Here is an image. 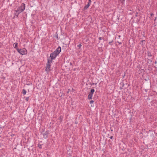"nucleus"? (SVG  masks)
Segmentation results:
<instances>
[{
  "instance_id": "obj_1",
  "label": "nucleus",
  "mask_w": 157,
  "mask_h": 157,
  "mask_svg": "<svg viewBox=\"0 0 157 157\" xmlns=\"http://www.w3.org/2000/svg\"><path fill=\"white\" fill-rule=\"evenodd\" d=\"M25 8V4L24 3H22L20 6L15 8L14 11L20 14L24 11Z\"/></svg>"
},
{
  "instance_id": "obj_2",
  "label": "nucleus",
  "mask_w": 157,
  "mask_h": 157,
  "mask_svg": "<svg viewBox=\"0 0 157 157\" xmlns=\"http://www.w3.org/2000/svg\"><path fill=\"white\" fill-rule=\"evenodd\" d=\"M61 52V47L59 46L54 51V52L50 54L53 56L54 57H56L58 56Z\"/></svg>"
},
{
  "instance_id": "obj_3",
  "label": "nucleus",
  "mask_w": 157,
  "mask_h": 157,
  "mask_svg": "<svg viewBox=\"0 0 157 157\" xmlns=\"http://www.w3.org/2000/svg\"><path fill=\"white\" fill-rule=\"evenodd\" d=\"M17 52L22 55H25L27 53V51L25 48H23L22 49H17Z\"/></svg>"
},
{
  "instance_id": "obj_4",
  "label": "nucleus",
  "mask_w": 157,
  "mask_h": 157,
  "mask_svg": "<svg viewBox=\"0 0 157 157\" xmlns=\"http://www.w3.org/2000/svg\"><path fill=\"white\" fill-rule=\"evenodd\" d=\"M94 91L95 90L94 89H92L90 90V92L89 93L88 96V99L90 100L92 99V97Z\"/></svg>"
},
{
  "instance_id": "obj_5",
  "label": "nucleus",
  "mask_w": 157,
  "mask_h": 157,
  "mask_svg": "<svg viewBox=\"0 0 157 157\" xmlns=\"http://www.w3.org/2000/svg\"><path fill=\"white\" fill-rule=\"evenodd\" d=\"M51 66V64L47 62V64L45 69V71L47 72H49L50 71V67Z\"/></svg>"
},
{
  "instance_id": "obj_6",
  "label": "nucleus",
  "mask_w": 157,
  "mask_h": 157,
  "mask_svg": "<svg viewBox=\"0 0 157 157\" xmlns=\"http://www.w3.org/2000/svg\"><path fill=\"white\" fill-rule=\"evenodd\" d=\"M49 57L51 59H49V58H48L47 62H48V63H49L51 64L52 60L55 59L56 58L50 54Z\"/></svg>"
},
{
  "instance_id": "obj_7",
  "label": "nucleus",
  "mask_w": 157,
  "mask_h": 157,
  "mask_svg": "<svg viewBox=\"0 0 157 157\" xmlns=\"http://www.w3.org/2000/svg\"><path fill=\"white\" fill-rule=\"evenodd\" d=\"M49 134V131L48 130H47L43 134L44 136V138L47 139L48 137V135Z\"/></svg>"
},
{
  "instance_id": "obj_8",
  "label": "nucleus",
  "mask_w": 157,
  "mask_h": 157,
  "mask_svg": "<svg viewBox=\"0 0 157 157\" xmlns=\"http://www.w3.org/2000/svg\"><path fill=\"white\" fill-rule=\"evenodd\" d=\"M90 5V4L88 3L84 7L83 9V10H85L87 9Z\"/></svg>"
},
{
  "instance_id": "obj_9",
  "label": "nucleus",
  "mask_w": 157,
  "mask_h": 157,
  "mask_svg": "<svg viewBox=\"0 0 157 157\" xmlns=\"http://www.w3.org/2000/svg\"><path fill=\"white\" fill-rule=\"evenodd\" d=\"M18 43H15L13 44V46L14 48L17 50V49H18Z\"/></svg>"
},
{
  "instance_id": "obj_10",
  "label": "nucleus",
  "mask_w": 157,
  "mask_h": 157,
  "mask_svg": "<svg viewBox=\"0 0 157 157\" xmlns=\"http://www.w3.org/2000/svg\"><path fill=\"white\" fill-rule=\"evenodd\" d=\"M14 14L15 15L13 17V19L18 18V16L19 14L15 12V13H14Z\"/></svg>"
},
{
  "instance_id": "obj_11",
  "label": "nucleus",
  "mask_w": 157,
  "mask_h": 157,
  "mask_svg": "<svg viewBox=\"0 0 157 157\" xmlns=\"http://www.w3.org/2000/svg\"><path fill=\"white\" fill-rule=\"evenodd\" d=\"M63 118V116H60L58 118V120H60V122L61 123L62 121Z\"/></svg>"
},
{
  "instance_id": "obj_12",
  "label": "nucleus",
  "mask_w": 157,
  "mask_h": 157,
  "mask_svg": "<svg viewBox=\"0 0 157 157\" xmlns=\"http://www.w3.org/2000/svg\"><path fill=\"white\" fill-rule=\"evenodd\" d=\"M22 93L24 95L26 94V90H25V89H23L22 90Z\"/></svg>"
},
{
  "instance_id": "obj_13",
  "label": "nucleus",
  "mask_w": 157,
  "mask_h": 157,
  "mask_svg": "<svg viewBox=\"0 0 157 157\" xmlns=\"http://www.w3.org/2000/svg\"><path fill=\"white\" fill-rule=\"evenodd\" d=\"M147 55L149 57H151L152 56V55L151 52L149 51L147 52Z\"/></svg>"
},
{
  "instance_id": "obj_14",
  "label": "nucleus",
  "mask_w": 157,
  "mask_h": 157,
  "mask_svg": "<svg viewBox=\"0 0 157 157\" xmlns=\"http://www.w3.org/2000/svg\"><path fill=\"white\" fill-rule=\"evenodd\" d=\"M29 97H24V99H25V100L26 101H28L29 100Z\"/></svg>"
},
{
  "instance_id": "obj_15",
  "label": "nucleus",
  "mask_w": 157,
  "mask_h": 157,
  "mask_svg": "<svg viewBox=\"0 0 157 157\" xmlns=\"http://www.w3.org/2000/svg\"><path fill=\"white\" fill-rule=\"evenodd\" d=\"M55 37L56 38L57 40H59L57 32L56 33Z\"/></svg>"
},
{
  "instance_id": "obj_16",
  "label": "nucleus",
  "mask_w": 157,
  "mask_h": 157,
  "mask_svg": "<svg viewBox=\"0 0 157 157\" xmlns=\"http://www.w3.org/2000/svg\"><path fill=\"white\" fill-rule=\"evenodd\" d=\"M144 41H145V40H142L140 41V44H141L142 45L144 46V44L145 43H143V42Z\"/></svg>"
},
{
  "instance_id": "obj_17",
  "label": "nucleus",
  "mask_w": 157,
  "mask_h": 157,
  "mask_svg": "<svg viewBox=\"0 0 157 157\" xmlns=\"http://www.w3.org/2000/svg\"><path fill=\"white\" fill-rule=\"evenodd\" d=\"M120 84L121 86H122V87H124V83L122 81L121 82Z\"/></svg>"
},
{
  "instance_id": "obj_18",
  "label": "nucleus",
  "mask_w": 157,
  "mask_h": 157,
  "mask_svg": "<svg viewBox=\"0 0 157 157\" xmlns=\"http://www.w3.org/2000/svg\"><path fill=\"white\" fill-rule=\"evenodd\" d=\"M82 46V45L81 43H80L77 45V47L78 48V49H80Z\"/></svg>"
},
{
  "instance_id": "obj_19",
  "label": "nucleus",
  "mask_w": 157,
  "mask_h": 157,
  "mask_svg": "<svg viewBox=\"0 0 157 157\" xmlns=\"http://www.w3.org/2000/svg\"><path fill=\"white\" fill-rule=\"evenodd\" d=\"M42 144H38V147L39 148L41 149L42 148Z\"/></svg>"
},
{
  "instance_id": "obj_20",
  "label": "nucleus",
  "mask_w": 157,
  "mask_h": 157,
  "mask_svg": "<svg viewBox=\"0 0 157 157\" xmlns=\"http://www.w3.org/2000/svg\"><path fill=\"white\" fill-rule=\"evenodd\" d=\"M44 130H45V129H42V131H41V134H43L44 133Z\"/></svg>"
},
{
  "instance_id": "obj_21",
  "label": "nucleus",
  "mask_w": 157,
  "mask_h": 157,
  "mask_svg": "<svg viewBox=\"0 0 157 157\" xmlns=\"http://www.w3.org/2000/svg\"><path fill=\"white\" fill-rule=\"evenodd\" d=\"M94 101L93 100H91V101H90V104H93V103H94Z\"/></svg>"
},
{
  "instance_id": "obj_22",
  "label": "nucleus",
  "mask_w": 157,
  "mask_h": 157,
  "mask_svg": "<svg viewBox=\"0 0 157 157\" xmlns=\"http://www.w3.org/2000/svg\"><path fill=\"white\" fill-rule=\"evenodd\" d=\"M113 40H112L111 41L109 42V45H112V43L113 42Z\"/></svg>"
},
{
  "instance_id": "obj_23",
  "label": "nucleus",
  "mask_w": 157,
  "mask_h": 157,
  "mask_svg": "<svg viewBox=\"0 0 157 157\" xmlns=\"http://www.w3.org/2000/svg\"><path fill=\"white\" fill-rule=\"evenodd\" d=\"M90 84H91V85H96L97 84V83H90Z\"/></svg>"
},
{
  "instance_id": "obj_24",
  "label": "nucleus",
  "mask_w": 157,
  "mask_h": 157,
  "mask_svg": "<svg viewBox=\"0 0 157 157\" xmlns=\"http://www.w3.org/2000/svg\"><path fill=\"white\" fill-rule=\"evenodd\" d=\"M157 17H155V19L154 20V24H155V23H156V20L157 19Z\"/></svg>"
},
{
  "instance_id": "obj_25",
  "label": "nucleus",
  "mask_w": 157,
  "mask_h": 157,
  "mask_svg": "<svg viewBox=\"0 0 157 157\" xmlns=\"http://www.w3.org/2000/svg\"><path fill=\"white\" fill-rule=\"evenodd\" d=\"M147 60L149 61L151 63L152 62V60L151 59L147 58Z\"/></svg>"
},
{
  "instance_id": "obj_26",
  "label": "nucleus",
  "mask_w": 157,
  "mask_h": 157,
  "mask_svg": "<svg viewBox=\"0 0 157 157\" xmlns=\"http://www.w3.org/2000/svg\"><path fill=\"white\" fill-rule=\"evenodd\" d=\"M91 0H88V3H89V4H91Z\"/></svg>"
},
{
  "instance_id": "obj_27",
  "label": "nucleus",
  "mask_w": 157,
  "mask_h": 157,
  "mask_svg": "<svg viewBox=\"0 0 157 157\" xmlns=\"http://www.w3.org/2000/svg\"><path fill=\"white\" fill-rule=\"evenodd\" d=\"M109 138L111 139H113V136H111Z\"/></svg>"
},
{
  "instance_id": "obj_28",
  "label": "nucleus",
  "mask_w": 157,
  "mask_h": 157,
  "mask_svg": "<svg viewBox=\"0 0 157 157\" xmlns=\"http://www.w3.org/2000/svg\"><path fill=\"white\" fill-rule=\"evenodd\" d=\"M138 13L137 12H136V13L135 16L136 17H137V15H138Z\"/></svg>"
},
{
  "instance_id": "obj_29",
  "label": "nucleus",
  "mask_w": 157,
  "mask_h": 157,
  "mask_svg": "<svg viewBox=\"0 0 157 157\" xmlns=\"http://www.w3.org/2000/svg\"><path fill=\"white\" fill-rule=\"evenodd\" d=\"M117 42L120 44H122V43L121 42H119L118 41H117Z\"/></svg>"
},
{
  "instance_id": "obj_30",
  "label": "nucleus",
  "mask_w": 157,
  "mask_h": 157,
  "mask_svg": "<svg viewBox=\"0 0 157 157\" xmlns=\"http://www.w3.org/2000/svg\"><path fill=\"white\" fill-rule=\"evenodd\" d=\"M123 87H122V86H121L120 87V90H121L123 88Z\"/></svg>"
},
{
  "instance_id": "obj_31",
  "label": "nucleus",
  "mask_w": 157,
  "mask_h": 157,
  "mask_svg": "<svg viewBox=\"0 0 157 157\" xmlns=\"http://www.w3.org/2000/svg\"><path fill=\"white\" fill-rule=\"evenodd\" d=\"M14 136V134H11L10 135V136H12V137H13V136Z\"/></svg>"
},
{
  "instance_id": "obj_32",
  "label": "nucleus",
  "mask_w": 157,
  "mask_h": 157,
  "mask_svg": "<svg viewBox=\"0 0 157 157\" xmlns=\"http://www.w3.org/2000/svg\"><path fill=\"white\" fill-rule=\"evenodd\" d=\"M98 39L100 40H101L102 39V38L101 37H100L98 38Z\"/></svg>"
},
{
  "instance_id": "obj_33",
  "label": "nucleus",
  "mask_w": 157,
  "mask_h": 157,
  "mask_svg": "<svg viewBox=\"0 0 157 157\" xmlns=\"http://www.w3.org/2000/svg\"><path fill=\"white\" fill-rule=\"evenodd\" d=\"M150 15H151V16H152L153 15H154V14L153 13H150Z\"/></svg>"
},
{
  "instance_id": "obj_34",
  "label": "nucleus",
  "mask_w": 157,
  "mask_h": 157,
  "mask_svg": "<svg viewBox=\"0 0 157 157\" xmlns=\"http://www.w3.org/2000/svg\"><path fill=\"white\" fill-rule=\"evenodd\" d=\"M155 25H154V26H156L157 25V21L156 22V24L155 23V24H154Z\"/></svg>"
},
{
  "instance_id": "obj_35",
  "label": "nucleus",
  "mask_w": 157,
  "mask_h": 157,
  "mask_svg": "<svg viewBox=\"0 0 157 157\" xmlns=\"http://www.w3.org/2000/svg\"><path fill=\"white\" fill-rule=\"evenodd\" d=\"M121 37V35H118V38H120V37Z\"/></svg>"
},
{
  "instance_id": "obj_36",
  "label": "nucleus",
  "mask_w": 157,
  "mask_h": 157,
  "mask_svg": "<svg viewBox=\"0 0 157 157\" xmlns=\"http://www.w3.org/2000/svg\"><path fill=\"white\" fill-rule=\"evenodd\" d=\"M145 91L146 92H147V90H148L147 89H145Z\"/></svg>"
},
{
  "instance_id": "obj_37",
  "label": "nucleus",
  "mask_w": 157,
  "mask_h": 157,
  "mask_svg": "<svg viewBox=\"0 0 157 157\" xmlns=\"http://www.w3.org/2000/svg\"><path fill=\"white\" fill-rule=\"evenodd\" d=\"M157 63V61H155V64H156Z\"/></svg>"
},
{
  "instance_id": "obj_38",
  "label": "nucleus",
  "mask_w": 157,
  "mask_h": 157,
  "mask_svg": "<svg viewBox=\"0 0 157 157\" xmlns=\"http://www.w3.org/2000/svg\"><path fill=\"white\" fill-rule=\"evenodd\" d=\"M70 65H72V63L71 62V63H70Z\"/></svg>"
},
{
  "instance_id": "obj_39",
  "label": "nucleus",
  "mask_w": 157,
  "mask_h": 157,
  "mask_svg": "<svg viewBox=\"0 0 157 157\" xmlns=\"http://www.w3.org/2000/svg\"><path fill=\"white\" fill-rule=\"evenodd\" d=\"M124 75H123V78H124V76H125V73H124Z\"/></svg>"
},
{
  "instance_id": "obj_40",
  "label": "nucleus",
  "mask_w": 157,
  "mask_h": 157,
  "mask_svg": "<svg viewBox=\"0 0 157 157\" xmlns=\"http://www.w3.org/2000/svg\"><path fill=\"white\" fill-rule=\"evenodd\" d=\"M73 70H74V71H75L76 70V69H75H75Z\"/></svg>"
},
{
  "instance_id": "obj_41",
  "label": "nucleus",
  "mask_w": 157,
  "mask_h": 157,
  "mask_svg": "<svg viewBox=\"0 0 157 157\" xmlns=\"http://www.w3.org/2000/svg\"><path fill=\"white\" fill-rule=\"evenodd\" d=\"M122 2L124 1L125 0H122Z\"/></svg>"
},
{
  "instance_id": "obj_42",
  "label": "nucleus",
  "mask_w": 157,
  "mask_h": 157,
  "mask_svg": "<svg viewBox=\"0 0 157 157\" xmlns=\"http://www.w3.org/2000/svg\"><path fill=\"white\" fill-rule=\"evenodd\" d=\"M111 131H113V130L111 129Z\"/></svg>"
},
{
  "instance_id": "obj_43",
  "label": "nucleus",
  "mask_w": 157,
  "mask_h": 157,
  "mask_svg": "<svg viewBox=\"0 0 157 157\" xmlns=\"http://www.w3.org/2000/svg\"><path fill=\"white\" fill-rule=\"evenodd\" d=\"M77 123H77V122L76 121L75 122V123L77 124Z\"/></svg>"
},
{
  "instance_id": "obj_44",
  "label": "nucleus",
  "mask_w": 157,
  "mask_h": 157,
  "mask_svg": "<svg viewBox=\"0 0 157 157\" xmlns=\"http://www.w3.org/2000/svg\"><path fill=\"white\" fill-rule=\"evenodd\" d=\"M109 136V134H108V136Z\"/></svg>"
},
{
  "instance_id": "obj_45",
  "label": "nucleus",
  "mask_w": 157,
  "mask_h": 157,
  "mask_svg": "<svg viewBox=\"0 0 157 157\" xmlns=\"http://www.w3.org/2000/svg\"><path fill=\"white\" fill-rule=\"evenodd\" d=\"M119 18H118V19H119Z\"/></svg>"
},
{
  "instance_id": "obj_46",
  "label": "nucleus",
  "mask_w": 157,
  "mask_h": 157,
  "mask_svg": "<svg viewBox=\"0 0 157 157\" xmlns=\"http://www.w3.org/2000/svg\"><path fill=\"white\" fill-rule=\"evenodd\" d=\"M110 141V140H109V141Z\"/></svg>"
}]
</instances>
